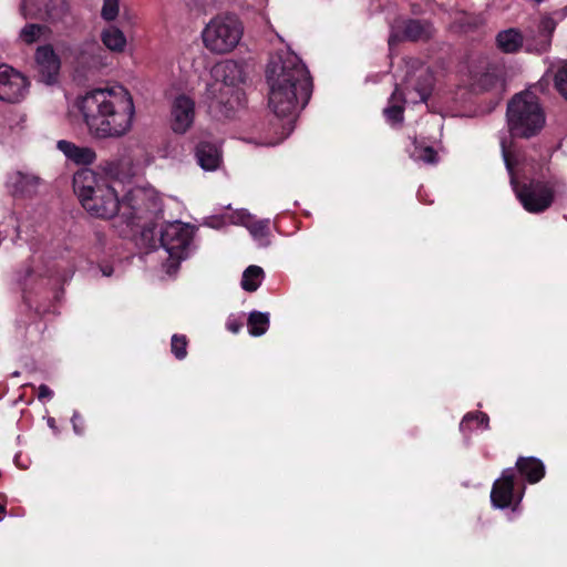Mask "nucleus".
<instances>
[{
  "instance_id": "nucleus-39",
  "label": "nucleus",
  "mask_w": 567,
  "mask_h": 567,
  "mask_svg": "<svg viewBox=\"0 0 567 567\" xmlns=\"http://www.w3.org/2000/svg\"><path fill=\"white\" fill-rule=\"evenodd\" d=\"M111 274H112V269H109V268L103 269L104 276H111Z\"/></svg>"
},
{
  "instance_id": "nucleus-12",
  "label": "nucleus",
  "mask_w": 567,
  "mask_h": 567,
  "mask_svg": "<svg viewBox=\"0 0 567 567\" xmlns=\"http://www.w3.org/2000/svg\"><path fill=\"white\" fill-rule=\"evenodd\" d=\"M515 482V470L509 467L503 471L501 478L496 480L492 492L491 501L497 508H506L512 504Z\"/></svg>"
},
{
  "instance_id": "nucleus-27",
  "label": "nucleus",
  "mask_w": 567,
  "mask_h": 567,
  "mask_svg": "<svg viewBox=\"0 0 567 567\" xmlns=\"http://www.w3.org/2000/svg\"><path fill=\"white\" fill-rule=\"evenodd\" d=\"M412 157L417 162L434 164L437 161V154L431 146H415Z\"/></svg>"
},
{
  "instance_id": "nucleus-37",
  "label": "nucleus",
  "mask_w": 567,
  "mask_h": 567,
  "mask_svg": "<svg viewBox=\"0 0 567 567\" xmlns=\"http://www.w3.org/2000/svg\"><path fill=\"white\" fill-rule=\"evenodd\" d=\"M80 421H81L80 414L78 412H74V414L72 416V423H73V429H74L75 433H78V434H81L83 432V430L80 429V426H79Z\"/></svg>"
},
{
  "instance_id": "nucleus-21",
  "label": "nucleus",
  "mask_w": 567,
  "mask_h": 567,
  "mask_svg": "<svg viewBox=\"0 0 567 567\" xmlns=\"http://www.w3.org/2000/svg\"><path fill=\"white\" fill-rule=\"evenodd\" d=\"M101 37L102 42L109 50L115 52L124 51L126 47V38L118 28L111 25L103 30Z\"/></svg>"
},
{
  "instance_id": "nucleus-9",
  "label": "nucleus",
  "mask_w": 567,
  "mask_h": 567,
  "mask_svg": "<svg viewBox=\"0 0 567 567\" xmlns=\"http://www.w3.org/2000/svg\"><path fill=\"white\" fill-rule=\"evenodd\" d=\"M25 76L7 64H0V101L19 103L28 93Z\"/></svg>"
},
{
  "instance_id": "nucleus-19",
  "label": "nucleus",
  "mask_w": 567,
  "mask_h": 567,
  "mask_svg": "<svg viewBox=\"0 0 567 567\" xmlns=\"http://www.w3.org/2000/svg\"><path fill=\"white\" fill-rule=\"evenodd\" d=\"M11 183L16 193L31 195L37 190L40 178L32 174L17 172L11 176Z\"/></svg>"
},
{
  "instance_id": "nucleus-29",
  "label": "nucleus",
  "mask_w": 567,
  "mask_h": 567,
  "mask_svg": "<svg viewBox=\"0 0 567 567\" xmlns=\"http://www.w3.org/2000/svg\"><path fill=\"white\" fill-rule=\"evenodd\" d=\"M554 85L558 93L567 101V63L561 64L556 70Z\"/></svg>"
},
{
  "instance_id": "nucleus-22",
  "label": "nucleus",
  "mask_w": 567,
  "mask_h": 567,
  "mask_svg": "<svg viewBox=\"0 0 567 567\" xmlns=\"http://www.w3.org/2000/svg\"><path fill=\"white\" fill-rule=\"evenodd\" d=\"M50 33V29L47 25L38 23H28L19 32V39L24 44H33L47 37Z\"/></svg>"
},
{
  "instance_id": "nucleus-24",
  "label": "nucleus",
  "mask_w": 567,
  "mask_h": 567,
  "mask_svg": "<svg viewBox=\"0 0 567 567\" xmlns=\"http://www.w3.org/2000/svg\"><path fill=\"white\" fill-rule=\"evenodd\" d=\"M248 331L254 337L265 334L269 328V313L251 311L247 321Z\"/></svg>"
},
{
  "instance_id": "nucleus-30",
  "label": "nucleus",
  "mask_w": 567,
  "mask_h": 567,
  "mask_svg": "<svg viewBox=\"0 0 567 567\" xmlns=\"http://www.w3.org/2000/svg\"><path fill=\"white\" fill-rule=\"evenodd\" d=\"M172 352L178 360L187 355V340L185 336L174 334L171 343Z\"/></svg>"
},
{
  "instance_id": "nucleus-28",
  "label": "nucleus",
  "mask_w": 567,
  "mask_h": 567,
  "mask_svg": "<svg viewBox=\"0 0 567 567\" xmlns=\"http://www.w3.org/2000/svg\"><path fill=\"white\" fill-rule=\"evenodd\" d=\"M556 22L550 17H545L540 20L539 23V32L543 37L542 40V50H546L550 43V37L555 31Z\"/></svg>"
},
{
  "instance_id": "nucleus-16",
  "label": "nucleus",
  "mask_w": 567,
  "mask_h": 567,
  "mask_svg": "<svg viewBox=\"0 0 567 567\" xmlns=\"http://www.w3.org/2000/svg\"><path fill=\"white\" fill-rule=\"evenodd\" d=\"M56 147L68 159L79 165L92 164L96 158V154L92 148L81 147L65 140L59 141Z\"/></svg>"
},
{
  "instance_id": "nucleus-10",
  "label": "nucleus",
  "mask_w": 567,
  "mask_h": 567,
  "mask_svg": "<svg viewBox=\"0 0 567 567\" xmlns=\"http://www.w3.org/2000/svg\"><path fill=\"white\" fill-rule=\"evenodd\" d=\"M195 103L186 96H177L172 105V128L175 133H186L194 123Z\"/></svg>"
},
{
  "instance_id": "nucleus-2",
  "label": "nucleus",
  "mask_w": 567,
  "mask_h": 567,
  "mask_svg": "<svg viewBox=\"0 0 567 567\" xmlns=\"http://www.w3.org/2000/svg\"><path fill=\"white\" fill-rule=\"evenodd\" d=\"M76 106L95 137L118 138L133 127L135 106L123 86L92 90L78 100Z\"/></svg>"
},
{
  "instance_id": "nucleus-33",
  "label": "nucleus",
  "mask_w": 567,
  "mask_h": 567,
  "mask_svg": "<svg viewBox=\"0 0 567 567\" xmlns=\"http://www.w3.org/2000/svg\"><path fill=\"white\" fill-rule=\"evenodd\" d=\"M476 421L478 425H482L483 429L488 427L489 419L487 414L477 412V413H468L464 416L463 421L461 422V429H463L465 425H467L471 421Z\"/></svg>"
},
{
  "instance_id": "nucleus-15",
  "label": "nucleus",
  "mask_w": 567,
  "mask_h": 567,
  "mask_svg": "<svg viewBox=\"0 0 567 567\" xmlns=\"http://www.w3.org/2000/svg\"><path fill=\"white\" fill-rule=\"evenodd\" d=\"M433 33V28L427 22H422L419 20H410L405 23L403 35L399 37L396 33L392 32L389 38V45L392 47L402 39L419 41L429 39Z\"/></svg>"
},
{
  "instance_id": "nucleus-3",
  "label": "nucleus",
  "mask_w": 567,
  "mask_h": 567,
  "mask_svg": "<svg viewBox=\"0 0 567 567\" xmlns=\"http://www.w3.org/2000/svg\"><path fill=\"white\" fill-rule=\"evenodd\" d=\"M73 189L83 208L94 217L110 219L120 213L126 223L133 224L147 210L144 190H130L120 200L115 188L89 168L74 174Z\"/></svg>"
},
{
  "instance_id": "nucleus-4",
  "label": "nucleus",
  "mask_w": 567,
  "mask_h": 567,
  "mask_svg": "<svg viewBox=\"0 0 567 567\" xmlns=\"http://www.w3.org/2000/svg\"><path fill=\"white\" fill-rule=\"evenodd\" d=\"M210 74L212 81L206 86L210 107L229 116L243 104L244 94L239 87L244 82L243 68L234 60H226L214 65Z\"/></svg>"
},
{
  "instance_id": "nucleus-23",
  "label": "nucleus",
  "mask_w": 567,
  "mask_h": 567,
  "mask_svg": "<svg viewBox=\"0 0 567 567\" xmlns=\"http://www.w3.org/2000/svg\"><path fill=\"white\" fill-rule=\"evenodd\" d=\"M264 277L262 268L251 265L243 274L241 288L248 292H254L261 285Z\"/></svg>"
},
{
  "instance_id": "nucleus-35",
  "label": "nucleus",
  "mask_w": 567,
  "mask_h": 567,
  "mask_svg": "<svg viewBox=\"0 0 567 567\" xmlns=\"http://www.w3.org/2000/svg\"><path fill=\"white\" fill-rule=\"evenodd\" d=\"M38 398L39 400H51L53 398V391L47 384H41L38 388Z\"/></svg>"
},
{
  "instance_id": "nucleus-25",
  "label": "nucleus",
  "mask_w": 567,
  "mask_h": 567,
  "mask_svg": "<svg viewBox=\"0 0 567 567\" xmlns=\"http://www.w3.org/2000/svg\"><path fill=\"white\" fill-rule=\"evenodd\" d=\"M419 79L421 81L414 86V91L417 95V99H411V102L425 103L431 94L433 79L432 75L425 69L420 70Z\"/></svg>"
},
{
  "instance_id": "nucleus-5",
  "label": "nucleus",
  "mask_w": 567,
  "mask_h": 567,
  "mask_svg": "<svg viewBox=\"0 0 567 567\" xmlns=\"http://www.w3.org/2000/svg\"><path fill=\"white\" fill-rule=\"evenodd\" d=\"M502 156L505 166L511 175V184L515 194L525 210L532 214H539L547 210L555 198L556 190L559 189L558 182H543L532 179L528 183L519 184L514 174L515 161L507 145V137L501 138Z\"/></svg>"
},
{
  "instance_id": "nucleus-6",
  "label": "nucleus",
  "mask_w": 567,
  "mask_h": 567,
  "mask_svg": "<svg viewBox=\"0 0 567 567\" xmlns=\"http://www.w3.org/2000/svg\"><path fill=\"white\" fill-rule=\"evenodd\" d=\"M509 133L516 137L529 138L545 125V114L538 99L532 92L516 94L507 106Z\"/></svg>"
},
{
  "instance_id": "nucleus-13",
  "label": "nucleus",
  "mask_w": 567,
  "mask_h": 567,
  "mask_svg": "<svg viewBox=\"0 0 567 567\" xmlns=\"http://www.w3.org/2000/svg\"><path fill=\"white\" fill-rule=\"evenodd\" d=\"M35 62L42 76V81L47 84L52 83L60 70V59L55 54L52 45H41L35 51Z\"/></svg>"
},
{
  "instance_id": "nucleus-32",
  "label": "nucleus",
  "mask_w": 567,
  "mask_h": 567,
  "mask_svg": "<svg viewBox=\"0 0 567 567\" xmlns=\"http://www.w3.org/2000/svg\"><path fill=\"white\" fill-rule=\"evenodd\" d=\"M118 13V0H104L102 17L105 20H114Z\"/></svg>"
},
{
  "instance_id": "nucleus-1",
  "label": "nucleus",
  "mask_w": 567,
  "mask_h": 567,
  "mask_svg": "<svg viewBox=\"0 0 567 567\" xmlns=\"http://www.w3.org/2000/svg\"><path fill=\"white\" fill-rule=\"evenodd\" d=\"M266 80L269 107L277 117L287 118L286 135H289L299 110L307 105L312 93L309 71L296 53L281 50L270 58Z\"/></svg>"
},
{
  "instance_id": "nucleus-31",
  "label": "nucleus",
  "mask_w": 567,
  "mask_h": 567,
  "mask_svg": "<svg viewBox=\"0 0 567 567\" xmlns=\"http://www.w3.org/2000/svg\"><path fill=\"white\" fill-rule=\"evenodd\" d=\"M269 220H256L247 224V228L255 238H264L268 234Z\"/></svg>"
},
{
  "instance_id": "nucleus-14",
  "label": "nucleus",
  "mask_w": 567,
  "mask_h": 567,
  "mask_svg": "<svg viewBox=\"0 0 567 567\" xmlns=\"http://www.w3.org/2000/svg\"><path fill=\"white\" fill-rule=\"evenodd\" d=\"M198 165L207 172L216 171L223 162L221 150L217 144L199 142L195 150Z\"/></svg>"
},
{
  "instance_id": "nucleus-18",
  "label": "nucleus",
  "mask_w": 567,
  "mask_h": 567,
  "mask_svg": "<svg viewBox=\"0 0 567 567\" xmlns=\"http://www.w3.org/2000/svg\"><path fill=\"white\" fill-rule=\"evenodd\" d=\"M497 47L505 53L517 52L523 45V35L516 29L501 31L496 37Z\"/></svg>"
},
{
  "instance_id": "nucleus-8",
  "label": "nucleus",
  "mask_w": 567,
  "mask_h": 567,
  "mask_svg": "<svg viewBox=\"0 0 567 567\" xmlns=\"http://www.w3.org/2000/svg\"><path fill=\"white\" fill-rule=\"evenodd\" d=\"M193 239V229L183 223L165 225L161 231V244L169 259L178 262L187 258Z\"/></svg>"
},
{
  "instance_id": "nucleus-7",
  "label": "nucleus",
  "mask_w": 567,
  "mask_h": 567,
  "mask_svg": "<svg viewBox=\"0 0 567 567\" xmlns=\"http://www.w3.org/2000/svg\"><path fill=\"white\" fill-rule=\"evenodd\" d=\"M244 24L235 14H217L202 31L204 47L213 54H228L240 43Z\"/></svg>"
},
{
  "instance_id": "nucleus-11",
  "label": "nucleus",
  "mask_w": 567,
  "mask_h": 567,
  "mask_svg": "<svg viewBox=\"0 0 567 567\" xmlns=\"http://www.w3.org/2000/svg\"><path fill=\"white\" fill-rule=\"evenodd\" d=\"M33 16L49 23H58L64 20L69 13L66 0H33Z\"/></svg>"
},
{
  "instance_id": "nucleus-20",
  "label": "nucleus",
  "mask_w": 567,
  "mask_h": 567,
  "mask_svg": "<svg viewBox=\"0 0 567 567\" xmlns=\"http://www.w3.org/2000/svg\"><path fill=\"white\" fill-rule=\"evenodd\" d=\"M405 102L403 95L396 87L389 99V105L384 109L386 120L392 124H398L403 121V103Z\"/></svg>"
},
{
  "instance_id": "nucleus-36",
  "label": "nucleus",
  "mask_w": 567,
  "mask_h": 567,
  "mask_svg": "<svg viewBox=\"0 0 567 567\" xmlns=\"http://www.w3.org/2000/svg\"><path fill=\"white\" fill-rule=\"evenodd\" d=\"M241 326V322L236 318H229L226 323L227 329L233 333L239 332Z\"/></svg>"
},
{
  "instance_id": "nucleus-34",
  "label": "nucleus",
  "mask_w": 567,
  "mask_h": 567,
  "mask_svg": "<svg viewBox=\"0 0 567 567\" xmlns=\"http://www.w3.org/2000/svg\"><path fill=\"white\" fill-rule=\"evenodd\" d=\"M495 81H496V78L493 74L485 73L482 75L480 86L483 90H488L491 86H493Z\"/></svg>"
},
{
  "instance_id": "nucleus-38",
  "label": "nucleus",
  "mask_w": 567,
  "mask_h": 567,
  "mask_svg": "<svg viewBox=\"0 0 567 567\" xmlns=\"http://www.w3.org/2000/svg\"><path fill=\"white\" fill-rule=\"evenodd\" d=\"M6 513V507L0 504V520H2V516Z\"/></svg>"
},
{
  "instance_id": "nucleus-17",
  "label": "nucleus",
  "mask_w": 567,
  "mask_h": 567,
  "mask_svg": "<svg viewBox=\"0 0 567 567\" xmlns=\"http://www.w3.org/2000/svg\"><path fill=\"white\" fill-rule=\"evenodd\" d=\"M518 472L527 480L528 483L534 484L539 482L545 475V466L543 462L536 457H518L516 461Z\"/></svg>"
},
{
  "instance_id": "nucleus-40",
  "label": "nucleus",
  "mask_w": 567,
  "mask_h": 567,
  "mask_svg": "<svg viewBox=\"0 0 567 567\" xmlns=\"http://www.w3.org/2000/svg\"><path fill=\"white\" fill-rule=\"evenodd\" d=\"M536 3H542L544 2L545 0H534Z\"/></svg>"
},
{
  "instance_id": "nucleus-26",
  "label": "nucleus",
  "mask_w": 567,
  "mask_h": 567,
  "mask_svg": "<svg viewBox=\"0 0 567 567\" xmlns=\"http://www.w3.org/2000/svg\"><path fill=\"white\" fill-rule=\"evenodd\" d=\"M100 48L95 42H85L75 50V58L79 63H90Z\"/></svg>"
}]
</instances>
